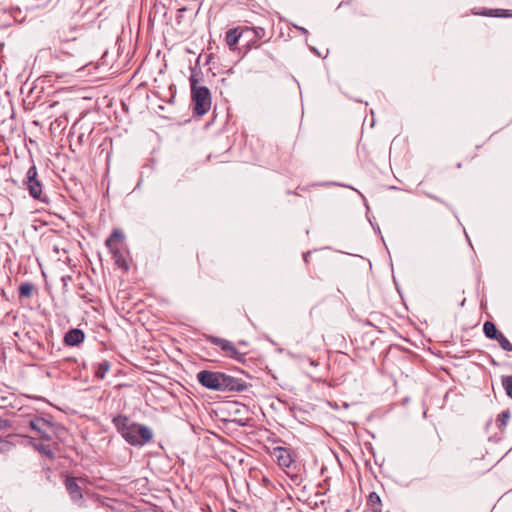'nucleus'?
<instances>
[{"label":"nucleus","instance_id":"ddd939ff","mask_svg":"<svg viewBox=\"0 0 512 512\" xmlns=\"http://www.w3.org/2000/svg\"><path fill=\"white\" fill-rule=\"evenodd\" d=\"M476 15H482V16H490V17H511L512 11L506 10V9H489V10H483L482 12H474Z\"/></svg>","mask_w":512,"mask_h":512},{"label":"nucleus","instance_id":"39448f33","mask_svg":"<svg viewBox=\"0 0 512 512\" xmlns=\"http://www.w3.org/2000/svg\"><path fill=\"white\" fill-rule=\"evenodd\" d=\"M205 340L221 349V351L229 358L234 359L238 362L245 361V354L238 351L234 343L231 341L216 337L213 335H206Z\"/></svg>","mask_w":512,"mask_h":512},{"label":"nucleus","instance_id":"c85d7f7f","mask_svg":"<svg viewBox=\"0 0 512 512\" xmlns=\"http://www.w3.org/2000/svg\"><path fill=\"white\" fill-rule=\"evenodd\" d=\"M464 303H465V299H463V300H462V302H461V306H463V305H464Z\"/></svg>","mask_w":512,"mask_h":512},{"label":"nucleus","instance_id":"4468645a","mask_svg":"<svg viewBox=\"0 0 512 512\" xmlns=\"http://www.w3.org/2000/svg\"><path fill=\"white\" fill-rule=\"evenodd\" d=\"M483 332L488 339L495 340L501 333L493 322L486 321L483 325Z\"/></svg>","mask_w":512,"mask_h":512},{"label":"nucleus","instance_id":"bb28decb","mask_svg":"<svg viewBox=\"0 0 512 512\" xmlns=\"http://www.w3.org/2000/svg\"><path fill=\"white\" fill-rule=\"evenodd\" d=\"M501 415H502L503 417H506V418H508V417H509V413H508V412H503Z\"/></svg>","mask_w":512,"mask_h":512},{"label":"nucleus","instance_id":"2eb2a0df","mask_svg":"<svg viewBox=\"0 0 512 512\" xmlns=\"http://www.w3.org/2000/svg\"><path fill=\"white\" fill-rule=\"evenodd\" d=\"M368 507L372 512H381V499L376 492H371L367 500Z\"/></svg>","mask_w":512,"mask_h":512},{"label":"nucleus","instance_id":"dca6fc26","mask_svg":"<svg viewBox=\"0 0 512 512\" xmlns=\"http://www.w3.org/2000/svg\"><path fill=\"white\" fill-rule=\"evenodd\" d=\"M31 445H32V447L35 450H37L39 453L45 455L49 459H54L55 458L54 452L52 451V449L48 445H45V444H42V443H38V442H35V441H32Z\"/></svg>","mask_w":512,"mask_h":512},{"label":"nucleus","instance_id":"f8f14e48","mask_svg":"<svg viewBox=\"0 0 512 512\" xmlns=\"http://www.w3.org/2000/svg\"><path fill=\"white\" fill-rule=\"evenodd\" d=\"M240 39L243 40L242 27L229 29L226 32L225 40L230 48H233L239 42Z\"/></svg>","mask_w":512,"mask_h":512},{"label":"nucleus","instance_id":"4be33fe9","mask_svg":"<svg viewBox=\"0 0 512 512\" xmlns=\"http://www.w3.org/2000/svg\"><path fill=\"white\" fill-rule=\"evenodd\" d=\"M114 258H115V262H116V264H117L119 267H123V266H124L125 261H124V259H123L122 255H121V253H120V250H119V249H118L117 257H115V256H114Z\"/></svg>","mask_w":512,"mask_h":512},{"label":"nucleus","instance_id":"f3484780","mask_svg":"<svg viewBox=\"0 0 512 512\" xmlns=\"http://www.w3.org/2000/svg\"><path fill=\"white\" fill-rule=\"evenodd\" d=\"M111 364L107 360H103L102 362L98 363L95 369V376L98 379H104L106 376V373L110 370Z\"/></svg>","mask_w":512,"mask_h":512},{"label":"nucleus","instance_id":"20e7f679","mask_svg":"<svg viewBox=\"0 0 512 512\" xmlns=\"http://www.w3.org/2000/svg\"><path fill=\"white\" fill-rule=\"evenodd\" d=\"M24 184L32 198L41 202H48L47 197L42 194V183L38 178V172L35 165H32L26 172Z\"/></svg>","mask_w":512,"mask_h":512},{"label":"nucleus","instance_id":"1a4fd4ad","mask_svg":"<svg viewBox=\"0 0 512 512\" xmlns=\"http://www.w3.org/2000/svg\"><path fill=\"white\" fill-rule=\"evenodd\" d=\"M124 239V234L118 230L114 229L112 234L109 236V238L106 240L105 244L110 250V252L113 254V256L117 257L118 253V246L117 243L122 242Z\"/></svg>","mask_w":512,"mask_h":512},{"label":"nucleus","instance_id":"a211bd4d","mask_svg":"<svg viewBox=\"0 0 512 512\" xmlns=\"http://www.w3.org/2000/svg\"><path fill=\"white\" fill-rule=\"evenodd\" d=\"M34 285L30 282H23L19 286V296L30 298L33 294Z\"/></svg>","mask_w":512,"mask_h":512},{"label":"nucleus","instance_id":"5701e85b","mask_svg":"<svg viewBox=\"0 0 512 512\" xmlns=\"http://www.w3.org/2000/svg\"><path fill=\"white\" fill-rule=\"evenodd\" d=\"M11 427V422L8 419L0 418V430L7 429Z\"/></svg>","mask_w":512,"mask_h":512},{"label":"nucleus","instance_id":"9d476101","mask_svg":"<svg viewBox=\"0 0 512 512\" xmlns=\"http://www.w3.org/2000/svg\"><path fill=\"white\" fill-rule=\"evenodd\" d=\"M85 334L82 330L74 328L69 330L64 337V342L68 346H77L84 341Z\"/></svg>","mask_w":512,"mask_h":512},{"label":"nucleus","instance_id":"412c9836","mask_svg":"<svg viewBox=\"0 0 512 512\" xmlns=\"http://www.w3.org/2000/svg\"><path fill=\"white\" fill-rule=\"evenodd\" d=\"M13 443L8 440V437H0V453L9 452L13 448Z\"/></svg>","mask_w":512,"mask_h":512},{"label":"nucleus","instance_id":"cd10ccee","mask_svg":"<svg viewBox=\"0 0 512 512\" xmlns=\"http://www.w3.org/2000/svg\"><path fill=\"white\" fill-rule=\"evenodd\" d=\"M66 279H70V276L62 277V280L65 281Z\"/></svg>","mask_w":512,"mask_h":512},{"label":"nucleus","instance_id":"f257e3e1","mask_svg":"<svg viewBox=\"0 0 512 512\" xmlns=\"http://www.w3.org/2000/svg\"><path fill=\"white\" fill-rule=\"evenodd\" d=\"M112 423L122 438L132 446L142 447L153 439L154 434L151 428L131 421L126 415L114 416Z\"/></svg>","mask_w":512,"mask_h":512},{"label":"nucleus","instance_id":"7ed1b4c3","mask_svg":"<svg viewBox=\"0 0 512 512\" xmlns=\"http://www.w3.org/2000/svg\"><path fill=\"white\" fill-rule=\"evenodd\" d=\"M189 80L194 113L203 116L211 108V93L206 86L198 85V75L196 73L193 72Z\"/></svg>","mask_w":512,"mask_h":512},{"label":"nucleus","instance_id":"9b49d317","mask_svg":"<svg viewBox=\"0 0 512 512\" xmlns=\"http://www.w3.org/2000/svg\"><path fill=\"white\" fill-rule=\"evenodd\" d=\"M275 457L277 458V462L281 467H290L293 460L290 455V452L286 448L278 447L274 450Z\"/></svg>","mask_w":512,"mask_h":512},{"label":"nucleus","instance_id":"aec40b11","mask_svg":"<svg viewBox=\"0 0 512 512\" xmlns=\"http://www.w3.org/2000/svg\"><path fill=\"white\" fill-rule=\"evenodd\" d=\"M502 386L506 391V394L512 398V376L502 377Z\"/></svg>","mask_w":512,"mask_h":512},{"label":"nucleus","instance_id":"a878e982","mask_svg":"<svg viewBox=\"0 0 512 512\" xmlns=\"http://www.w3.org/2000/svg\"><path fill=\"white\" fill-rule=\"evenodd\" d=\"M309 255H310V252L305 253V254L303 255V259H304V261H305L306 263H308V261H309Z\"/></svg>","mask_w":512,"mask_h":512},{"label":"nucleus","instance_id":"0eeeda50","mask_svg":"<svg viewBox=\"0 0 512 512\" xmlns=\"http://www.w3.org/2000/svg\"><path fill=\"white\" fill-rule=\"evenodd\" d=\"M243 41L249 48L260 46L259 41L265 38L266 30L263 27H242Z\"/></svg>","mask_w":512,"mask_h":512},{"label":"nucleus","instance_id":"423d86ee","mask_svg":"<svg viewBox=\"0 0 512 512\" xmlns=\"http://www.w3.org/2000/svg\"><path fill=\"white\" fill-rule=\"evenodd\" d=\"M29 427L37 432L41 439L50 441L52 439L53 425L42 417H34L28 420Z\"/></svg>","mask_w":512,"mask_h":512},{"label":"nucleus","instance_id":"6ab92c4d","mask_svg":"<svg viewBox=\"0 0 512 512\" xmlns=\"http://www.w3.org/2000/svg\"><path fill=\"white\" fill-rule=\"evenodd\" d=\"M500 347L505 351H512V344L510 341L504 336V334L501 332L498 337L495 339Z\"/></svg>","mask_w":512,"mask_h":512},{"label":"nucleus","instance_id":"f03ea898","mask_svg":"<svg viewBox=\"0 0 512 512\" xmlns=\"http://www.w3.org/2000/svg\"><path fill=\"white\" fill-rule=\"evenodd\" d=\"M197 380L203 387L219 392H242L247 389L244 380L218 371L201 370L197 373Z\"/></svg>","mask_w":512,"mask_h":512},{"label":"nucleus","instance_id":"6e6552de","mask_svg":"<svg viewBox=\"0 0 512 512\" xmlns=\"http://www.w3.org/2000/svg\"><path fill=\"white\" fill-rule=\"evenodd\" d=\"M65 487L73 502L79 504L83 499V496L81 493V487L78 484V479L74 477H68L65 481Z\"/></svg>","mask_w":512,"mask_h":512},{"label":"nucleus","instance_id":"b1692460","mask_svg":"<svg viewBox=\"0 0 512 512\" xmlns=\"http://www.w3.org/2000/svg\"><path fill=\"white\" fill-rule=\"evenodd\" d=\"M57 33H58V38H59L60 40H62V41H67V40H68V37L65 35V31H64V29H59V30L57 31Z\"/></svg>","mask_w":512,"mask_h":512},{"label":"nucleus","instance_id":"393cba45","mask_svg":"<svg viewBox=\"0 0 512 512\" xmlns=\"http://www.w3.org/2000/svg\"><path fill=\"white\" fill-rule=\"evenodd\" d=\"M295 28L298 29L304 35L308 34V31L305 28H303V27L295 26Z\"/></svg>","mask_w":512,"mask_h":512}]
</instances>
